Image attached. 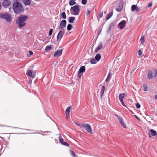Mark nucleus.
<instances>
[{
  "label": "nucleus",
  "mask_w": 157,
  "mask_h": 157,
  "mask_svg": "<svg viewBox=\"0 0 157 157\" xmlns=\"http://www.w3.org/2000/svg\"><path fill=\"white\" fill-rule=\"evenodd\" d=\"M13 8L14 13L16 14L20 13L24 10L22 4L18 2H16L13 3Z\"/></svg>",
  "instance_id": "1"
},
{
  "label": "nucleus",
  "mask_w": 157,
  "mask_h": 157,
  "mask_svg": "<svg viewBox=\"0 0 157 157\" xmlns=\"http://www.w3.org/2000/svg\"><path fill=\"white\" fill-rule=\"evenodd\" d=\"M81 6L77 4L71 7L70 10L71 14L73 15H78L80 13Z\"/></svg>",
  "instance_id": "2"
},
{
  "label": "nucleus",
  "mask_w": 157,
  "mask_h": 157,
  "mask_svg": "<svg viewBox=\"0 0 157 157\" xmlns=\"http://www.w3.org/2000/svg\"><path fill=\"white\" fill-rule=\"evenodd\" d=\"M28 18V17L26 15H22L19 17L17 24L19 28H21L25 25V21Z\"/></svg>",
  "instance_id": "3"
},
{
  "label": "nucleus",
  "mask_w": 157,
  "mask_h": 157,
  "mask_svg": "<svg viewBox=\"0 0 157 157\" xmlns=\"http://www.w3.org/2000/svg\"><path fill=\"white\" fill-rule=\"evenodd\" d=\"M0 18L4 19L8 23H11L12 21V15L8 13H0Z\"/></svg>",
  "instance_id": "4"
},
{
  "label": "nucleus",
  "mask_w": 157,
  "mask_h": 157,
  "mask_svg": "<svg viewBox=\"0 0 157 157\" xmlns=\"http://www.w3.org/2000/svg\"><path fill=\"white\" fill-rule=\"evenodd\" d=\"M81 128H84L89 133H92V131L90 125L86 124H82L81 126Z\"/></svg>",
  "instance_id": "5"
},
{
  "label": "nucleus",
  "mask_w": 157,
  "mask_h": 157,
  "mask_svg": "<svg viewBox=\"0 0 157 157\" xmlns=\"http://www.w3.org/2000/svg\"><path fill=\"white\" fill-rule=\"evenodd\" d=\"M36 73V72L35 71L29 70L27 71L26 74L27 76L34 78L35 76Z\"/></svg>",
  "instance_id": "6"
},
{
  "label": "nucleus",
  "mask_w": 157,
  "mask_h": 157,
  "mask_svg": "<svg viewBox=\"0 0 157 157\" xmlns=\"http://www.w3.org/2000/svg\"><path fill=\"white\" fill-rule=\"evenodd\" d=\"M85 71V68L84 66H82L80 68L78 73V76L79 78H80L82 76V73Z\"/></svg>",
  "instance_id": "7"
},
{
  "label": "nucleus",
  "mask_w": 157,
  "mask_h": 157,
  "mask_svg": "<svg viewBox=\"0 0 157 157\" xmlns=\"http://www.w3.org/2000/svg\"><path fill=\"white\" fill-rule=\"evenodd\" d=\"M62 51L63 49H61L57 50L54 53V56L55 58L58 57L61 55Z\"/></svg>",
  "instance_id": "8"
},
{
  "label": "nucleus",
  "mask_w": 157,
  "mask_h": 157,
  "mask_svg": "<svg viewBox=\"0 0 157 157\" xmlns=\"http://www.w3.org/2000/svg\"><path fill=\"white\" fill-rule=\"evenodd\" d=\"M126 96V95L125 94L123 93L120 94L119 96V98L120 101L122 104L125 107L126 106L123 102V99Z\"/></svg>",
  "instance_id": "9"
},
{
  "label": "nucleus",
  "mask_w": 157,
  "mask_h": 157,
  "mask_svg": "<svg viewBox=\"0 0 157 157\" xmlns=\"http://www.w3.org/2000/svg\"><path fill=\"white\" fill-rule=\"evenodd\" d=\"M116 116L118 120L119 121V122L121 125L124 128H125L126 127V125L125 123L123 121L122 118L120 117H119L116 114Z\"/></svg>",
  "instance_id": "10"
},
{
  "label": "nucleus",
  "mask_w": 157,
  "mask_h": 157,
  "mask_svg": "<svg viewBox=\"0 0 157 157\" xmlns=\"http://www.w3.org/2000/svg\"><path fill=\"white\" fill-rule=\"evenodd\" d=\"M64 33V32L62 31H60L59 32L57 36V41H60L61 40Z\"/></svg>",
  "instance_id": "11"
},
{
  "label": "nucleus",
  "mask_w": 157,
  "mask_h": 157,
  "mask_svg": "<svg viewBox=\"0 0 157 157\" xmlns=\"http://www.w3.org/2000/svg\"><path fill=\"white\" fill-rule=\"evenodd\" d=\"M11 4V2L8 0H5L3 1L2 5L5 8L8 7Z\"/></svg>",
  "instance_id": "12"
},
{
  "label": "nucleus",
  "mask_w": 157,
  "mask_h": 157,
  "mask_svg": "<svg viewBox=\"0 0 157 157\" xmlns=\"http://www.w3.org/2000/svg\"><path fill=\"white\" fill-rule=\"evenodd\" d=\"M71 109V106H70L68 107L66 110L65 114L66 115V117L67 119H68L69 118L70 110Z\"/></svg>",
  "instance_id": "13"
},
{
  "label": "nucleus",
  "mask_w": 157,
  "mask_h": 157,
  "mask_svg": "<svg viewBox=\"0 0 157 157\" xmlns=\"http://www.w3.org/2000/svg\"><path fill=\"white\" fill-rule=\"evenodd\" d=\"M66 25V21L65 20H63L61 21L59 26L60 29H63L64 28Z\"/></svg>",
  "instance_id": "14"
},
{
  "label": "nucleus",
  "mask_w": 157,
  "mask_h": 157,
  "mask_svg": "<svg viewBox=\"0 0 157 157\" xmlns=\"http://www.w3.org/2000/svg\"><path fill=\"white\" fill-rule=\"evenodd\" d=\"M150 132H151V135L149 134V136L150 137L152 136H155L157 135V132L156 131L153 129H151L150 130Z\"/></svg>",
  "instance_id": "15"
},
{
  "label": "nucleus",
  "mask_w": 157,
  "mask_h": 157,
  "mask_svg": "<svg viewBox=\"0 0 157 157\" xmlns=\"http://www.w3.org/2000/svg\"><path fill=\"white\" fill-rule=\"evenodd\" d=\"M126 21L124 20L121 21L119 24V28L121 29H122L125 26Z\"/></svg>",
  "instance_id": "16"
},
{
  "label": "nucleus",
  "mask_w": 157,
  "mask_h": 157,
  "mask_svg": "<svg viewBox=\"0 0 157 157\" xmlns=\"http://www.w3.org/2000/svg\"><path fill=\"white\" fill-rule=\"evenodd\" d=\"M131 10L133 11H136L138 12L139 11V8L136 5H133L131 6Z\"/></svg>",
  "instance_id": "17"
},
{
  "label": "nucleus",
  "mask_w": 157,
  "mask_h": 157,
  "mask_svg": "<svg viewBox=\"0 0 157 157\" xmlns=\"http://www.w3.org/2000/svg\"><path fill=\"white\" fill-rule=\"evenodd\" d=\"M140 40L141 41V44L140 45V48H143L144 46V44L145 42V39L144 37V36H142L141 37Z\"/></svg>",
  "instance_id": "18"
},
{
  "label": "nucleus",
  "mask_w": 157,
  "mask_h": 157,
  "mask_svg": "<svg viewBox=\"0 0 157 157\" xmlns=\"http://www.w3.org/2000/svg\"><path fill=\"white\" fill-rule=\"evenodd\" d=\"M123 6V5L122 3H120L118 7L116 9V10L118 12H120L122 9Z\"/></svg>",
  "instance_id": "19"
},
{
  "label": "nucleus",
  "mask_w": 157,
  "mask_h": 157,
  "mask_svg": "<svg viewBox=\"0 0 157 157\" xmlns=\"http://www.w3.org/2000/svg\"><path fill=\"white\" fill-rule=\"evenodd\" d=\"M102 47V45L101 43H100L98 45V47L95 50V52H97L99 50L101 49Z\"/></svg>",
  "instance_id": "20"
},
{
  "label": "nucleus",
  "mask_w": 157,
  "mask_h": 157,
  "mask_svg": "<svg viewBox=\"0 0 157 157\" xmlns=\"http://www.w3.org/2000/svg\"><path fill=\"white\" fill-rule=\"evenodd\" d=\"M101 56L100 54H97L95 56V58L98 62L101 59Z\"/></svg>",
  "instance_id": "21"
},
{
  "label": "nucleus",
  "mask_w": 157,
  "mask_h": 157,
  "mask_svg": "<svg viewBox=\"0 0 157 157\" xmlns=\"http://www.w3.org/2000/svg\"><path fill=\"white\" fill-rule=\"evenodd\" d=\"M153 77V75H152V71H149L148 74L147 78L148 79H151Z\"/></svg>",
  "instance_id": "22"
},
{
  "label": "nucleus",
  "mask_w": 157,
  "mask_h": 157,
  "mask_svg": "<svg viewBox=\"0 0 157 157\" xmlns=\"http://www.w3.org/2000/svg\"><path fill=\"white\" fill-rule=\"evenodd\" d=\"M75 19V17H70L69 18L68 21L70 23H73Z\"/></svg>",
  "instance_id": "23"
},
{
  "label": "nucleus",
  "mask_w": 157,
  "mask_h": 157,
  "mask_svg": "<svg viewBox=\"0 0 157 157\" xmlns=\"http://www.w3.org/2000/svg\"><path fill=\"white\" fill-rule=\"evenodd\" d=\"M23 2L25 5H29L31 3L30 0H23Z\"/></svg>",
  "instance_id": "24"
},
{
  "label": "nucleus",
  "mask_w": 157,
  "mask_h": 157,
  "mask_svg": "<svg viewBox=\"0 0 157 157\" xmlns=\"http://www.w3.org/2000/svg\"><path fill=\"white\" fill-rule=\"evenodd\" d=\"M105 90V87L104 86H103L101 87V92H100L101 97H102V95H103V94L104 93Z\"/></svg>",
  "instance_id": "25"
},
{
  "label": "nucleus",
  "mask_w": 157,
  "mask_h": 157,
  "mask_svg": "<svg viewBox=\"0 0 157 157\" xmlns=\"http://www.w3.org/2000/svg\"><path fill=\"white\" fill-rule=\"evenodd\" d=\"M111 72H109L108 75H107V78H106V79H105V81L106 82H109L110 79V76H111Z\"/></svg>",
  "instance_id": "26"
},
{
  "label": "nucleus",
  "mask_w": 157,
  "mask_h": 157,
  "mask_svg": "<svg viewBox=\"0 0 157 157\" xmlns=\"http://www.w3.org/2000/svg\"><path fill=\"white\" fill-rule=\"evenodd\" d=\"M76 3V2L74 0H70L69 2V4L70 6L74 5Z\"/></svg>",
  "instance_id": "27"
},
{
  "label": "nucleus",
  "mask_w": 157,
  "mask_h": 157,
  "mask_svg": "<svg viewBox=\"0 0 157 157\" xmlns=\"http://www.w3.org/2000/svg\"><path fill=\"white\" fill-rule=\"evenodd\" d=\"M98 61L95 59L93 58L90 60V63L92 64H95L97 63Z\"/></svg>",
  "instance_id": "28"
},
{
  "label": "nucleus",
  "mask_w": 157,
  "mask_h": 157,
  "mask_svg": "<svg viewBox=\"0 0 157 157\" xmlns=\"http://www.w3.org/2000/svg\"><path fill=\"white\" fill-rule=\"evenodd\" d=\"M153 77L155 78L157 76V71L155 70H152Z\"/></svg>",
  "instance_id": "29"
},
{
  "label": "nucleus",
  "mask_w": 157,
  "mask_h": 157,
  "mask_svg": "<svg viewBox=\"0 0 157 157\" xmlns=\"http://www.w3.org/2000/svg\"><path fill=\"white\" fill-rule=\"evenodd\" d=\"M53 45H51L48 46H47L45 48V51H48V50H50L52 48V47Z\"/></svg>",
  "instance_id": "30"
},
{
  "label": "nucleus",
  "mask_w": 157,
  "mask_h": 157,
  "mask_svg": "<svg viewBox=\"0 0 157 157\" xmlns=\"http://www.w3.org/2000/svg\"><path fill=\"white\" fill-rule=\"evenodd\" d=\"M144 90L145 91H148L147 88L148 87L147 85L146 84H144L143 85Z\"/></svg>",
  "instance_id": "31"
},
{
  "label": "nucleus",
  "mask_w": 157,
  "mask_h": 157,
  "mask_svg": "<svg viewBox=\"0 0 157 157\" xmlns=\"http://www.w3.org/2000/svg\"><path fill=\"white\" fill-rule=\"evenodd\" d=\"M113 13H109L106 16V19L108 20L112 16Z\"/></svg>",
  "instance_id": "32"
},
{
  "label": "nucleus",
  "mask_w": 157,
  "mask_h": 157,
  "mask_svg": "<svg viewBox=\"0 0 157 157\" xmlns=\"http://www.w3.org/2000/svg\"><path fill=\"white\" fill-rule=\"evenodd\" d=\"M72 28V26L71 25V24H69L67 26V30L68 31L70 30Z\"/></svg>",
  "instance_id": "33"
},
{
  "label": "nucleus",
  "mask_w": 157,
  "mask_h": 157,
  "mask_svg": "<svg viewBox=\"0 0 157 157\" xmlns=\"http://www.w3.org/2000/svg\"><path fill=\"white\" fill-rule=\"evenodd\" d=\"M61 16L63 18L65 19L66 18V16L65 13L64 12H63L61 14Z\"/></svg>",
  "instance_id": "34"
},
{
  "label": "nucleus",
  "mask_w": 157,
  "mask_h": 157,
  "mask_svg": "<svg viewBox=\"0 0 157 157\" xmlns=\"http://www.w3.org/2000/svg\"><path fill=\"white\" fill-rule=\"evenodd\" d=\"M103 13L102 12L100 13L98 15V17L99 18L102 17L103 16Z\"/></svg>",
  "instance_id": "35"
},
{
  "label": "nucleus",
  "mask_w": 157,
  "mask_h": 157,
  "mask_svg": "<svg viewBox=\"0 0 157 157\" xmlns=\"http://www.w3.org/2000/svg\"><path fill=\"white\" fill-rule=\"evenodd\" d=\"M87 2V0H82V3L83 5H85Z\"/></svg>",
  "instance_id": "36"
},
{
  "label": "nucleus",
  "mask_w": 157,
  "mask_h": 157,
  "mask_svg": "<svg viewBox=\"0 0 157 157\" xmlns=\"http://www.w3.org/2000/svg\"><path fill=\"white\" fill-rule=\"evenodd\" d=\"M142 54V52L141 50H139L138 52V55L139 57H140Z\"/></svg>",
  "instance_id": "37"
},
{
  "label": "nucleus",
  "mask_w": 157,
  "mask_h": 157,
  "mask_svg": "<svg viewBox=\"0 0 157 157\" xmlns=\"http://www.w3.org/2000/svg\"><path fill=\"white\" fill-rule=\"evenodd\" d=\"M33 54V52L32 51H30L29 52V54H28L27 55V56L28 57H29L30 56L32 55Z\"/></svg>",
  "instance_id": "38"
},
{
  "label": "nucleus",
  "mask_w": 157,
  "mask_h": 157,
  "mask_svg": "<svg viewBox=\"0 0 157 157\" xmlns=\"http://www.w3.org/2000/svg\"><path fill=\"white\" fill-rule=\"evenodd\" d=\"M52 32H53V29H51L49 31V36H51L52 35Z\"/></svg>",
  "instance_id": "39"
},
{
  "label": "nucleus",
  "mask_w": 157,
  "mask_h": 157,
  "mask_svg": "<svg viewBox=\"0 0 157 157\" xmlns=\"http://www.w3.org/2000/svg\"><path fill=\"white\" fill-rule=\"evenodd\" d=\"M71 155L73 157H75V153H74V152L72 151H71Z\"/></svg>",
  "instance_id": "40"
},
{
  "label": "nucleus",
  "mask_w": 157,
  "mask_h": 157,
  "mask_svg": "<svg viewBox=\"0 0 157 157\" xmlns=\"http://www.w3.org/2000/svg\"><path fill=\"white\" fill-rule=\"evenodd\" d=\"M90 10H87L86 12V15L88 16L90 13Z\"/></svg>",
  "instance_id": "41"
},
{
  "label": "nucleus",
  "mask_w": 157,
  "mask_h": 157,
  "mask_svg": "<svg viewBox=\"0 0 157 157\" xmlns=\"http://www.w3.org/2000/svg\"><path fill=\"white\" fill-rule=\"evenodd\" d=\"M136 106L137 108H140V105L139 103H137L136 104Z\"/></svg>",
  "instance_id": "42"
},
{
  "label": "nucleus",
  "mask_w": 157,
  "mask_h": 157,
  "mask_svg": "<svg viewBox=\"0 0 157 157\" xmlns=\"http://www.w3.org/2000/svg\"><path fill=\"white\" fill-rule=\"evenodd\" d=\"M75 124H76V125H78V126H80V127L81 128V125L82 124H80V123H79L78 122H75Z\"/></svg>",
  "instance_id": "43"
},
{
  "label": "nucleus",
  "mask_w": 157,
  "mask_h": 157,
  "mask_svg": "<svg viewBox=\"0 0 157 157\" xmlns=\"http://www.w3.org/2000/svg\"><path fill=\"white\" fill-rule=\"evenodd\" d=\"M59 142L60 143H61L62 144H63V143L64 142L63 141V139L61 138V139H59Z\"/></svg>",
  "instance_id": "44"
},
{
  "label": "nucleus",
  "mask_w": 157,
  "mask_h": 157,
  "mask_svg": "<svg viewBox=\"0 0 157 157\" xmlns=\"http://www.w3.org/2000/svg\"><path fill=\"white\" fill-rule=\"evenodd\" d=\"M62 144H63L64 145H65V146H68V144L67 142H64Z\"/></svg>",
  "instance_id": "45"
},
{
  "label": "nucleus",
  "mask_w": 157,
  "mask_h": 157,
  "mask_svg": "<svg viewBox=\"0 0 157 157\" xmlns=\"http://www.w3.org/2000/svg\"><path fill=\"white\" fill-rule=\"evenodd\" d=\"M152 6V4L151 3H150L148 4V7H151Z\"/></svg>",
  "instance_id": "46"
},
{
  "label": "nucleus",
  "mask_w": 157,
  "mask_h": 157,
  "mask_svg": "<svg viewBox=\"0 0 157 157\" xmlns=\"http://www.w3.org/2000/svg\"><path fill=\"white\" fill-rule=\"evenodd\" d=\"M155 100H157V94H156L155 95Z\"/></svg>",
  "instance_id": "47"
},
{
  "label": "nucleus",
  "mask_w": 157,
  "mask_h": 157,
  "mask_svg": "<svg viewBox=\"0 0 157 157\" xmlns=\"http://www.w3.org/2000/svg\"><path fill=\"white\" fill-rule=\"evenodd\" d=\"M135 117L139 121H140V119H139V117H136V116H135Z\"/></svg>",
  "instance_id": "48"
},
{
  "label": "nucleus",
  "mask_w": 157,
  "mask_h": 157,
  "mask_svg": "<svg viewBox=\"0 0 157 157\" xmlns=\"http://www.w3.org/2000/svg\"><path fill=\"white\" fill-rule=\"evenodd\" d=\"M2 6H1V2H0V10L1 9Z\"/></svg>",
  "instance_id": "49"
}]
</instances>
